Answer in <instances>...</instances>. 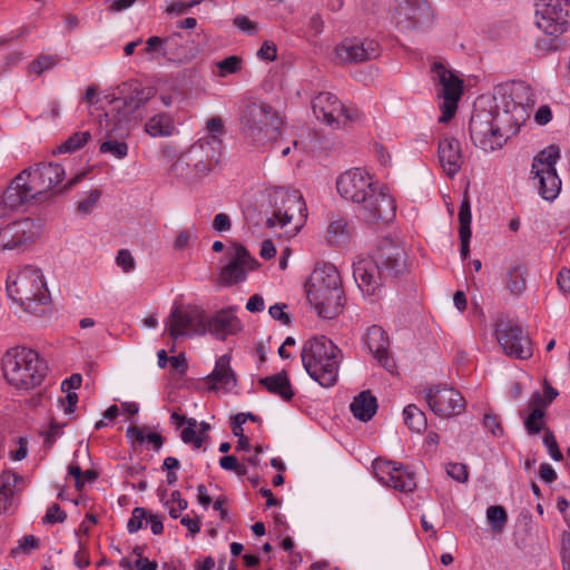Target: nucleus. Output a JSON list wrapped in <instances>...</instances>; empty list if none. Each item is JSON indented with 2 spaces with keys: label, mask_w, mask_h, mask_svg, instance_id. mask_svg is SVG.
I'll list each match as a JSON object with an SVG mask.
<instances>
[{
  "label": "nucleus",
  "mask_w": 570,
  "mask_h": 570,
  "mask_svg": "<svg viewBox=\"0 0 570 570\" xmlns=\"http://www.w3.org/2000/svg\"><path fill=\"white\" fill-rule=\"evenodd\" d=\"M301 358L306 373L323 387H332L337 382L341 350L327 337L314 336L302 348Z\"/></svg>",
  "instance_id": "obj_5"
},
{
  "label": "nucleus",
  "mask_w": 570,
  "mask_h": 570,
  "mask_svg": "<svg viewBox=\"0 0 570 570\" xmlns=\"http://www.w3.org/2000/svg\"><path fill=\"white\" fill-rule=\"evenodd\" d=\"M495 336L508 356L519 360H528L532 356V342L515 322L499 318L495 322Z\"/></svg>",
  "instance_id": "obj_13"
},
{
  "label": "nucleus",
  "mask_w": 570,
  "mask_h": 570,
  "mask_svg": "<svg viewBox=\"0 0 570 570\" xmlns=\"http://www.w3.org/2000/svg\"><path fill=\"white\" fill-rule=\"evenodd\" d=\"M471 205L468 197H464L461 202L459 209V236L461 240V257L466 259L470 254V238H471Z\"/></svg>",
  "instance_id": "obj_30"
},
{
  "label": "nucleus",
  "mask_w": 570,
  "mask_h": 570,
  "mask_svg": "<svg viewBox=\"0 0 570 570\" xmlns=\"http://www.w3.org/2000/svg\"><path fill=\"white\" fill-rule=\"evenodd\" d=\"M336 189L342 198L357 206L358 216L366 224L389 223L395 217L396 204L389 187L361 168L341 174Z\"/></svg>",
  "instance_id": "obj_1"
},
{
  "label": "nucleus",
  "mask_w": 570,
  "mask_h": 570,
  "mask_svg": "<svg viewBox=\"0 0 570 570\" xmlns=\"http://www.w3.org/2000/svg\"><path fill=\"white\" fill-rule=\"evenodd\" d=\"M193 151L202 160L198 165L204 168L200 169L208 175L220 161L222 139L203 137L193 144L186 153Z\"/></svg>",
  "instance_id": "obj_27"
},
{
  "label": "nucleus",
  "mask_w": 570,
  "mask_h": 570,
  "mask_svg": "<svg viewBox=\"0 0 570 570\" xmlns=\"http://www.w3.org/2000/svg\"><path fill=\"white\" fill-rule=\"evenodd\" d=\"M200 161L195 151L184 153L171 165L169 169L170 178L189 188L199 186L207 176L206 173L200 169L203 167L197 165V163L199 164Z\"/></svg>",
  "instance_id": "obj_21"
},
{
  "label": "nucleus",
  "mask_w": 570,
  "mask_h": 570,
  "mask_svg": "<svg viewBox=\"0 0 570 570\" xmlns=\"http://www.w3.org/2000/svg\"><path fill=\"white\" fill-rule=\"evenodd\" d=\"M258 262L240 244L234 245L229 262L220 269L218 282L224 286H230L244 282L248 271H254Z\"/></svg>",
  "instance_id": "obj_18"
},
{
  "label": "nucleus",
  "mask_w": 570,
  "mask_h": 570,
  "mask_svg": "<svg viewBox=\"0 0 570 570\" xmlns=\"http://www.w3.org/2000/svg\"><path fill=\"white\" fill-rule=\"evenodd\" d=\"M286 308V304H274L269 307V315L272 318L279 321L284 325H289L292 322V317L284 309Z\"/></svg>",
  "instance_id": "obj_59"
},
{
  "label": "nucleus",
  "mask_w": 570,
  "mask_h": 570,
  "mask_svg": "<svg viewBox=\"0 0 570 570\" xmlns=\"http://www.w3.org/2000/svg\"><path fill=\"white\" fill-rule=\"evenodd\" d=\"M559 158L560 148L553 144L533 158L531 175L539 179L538 193L546 200L556 199L561 190V179L556 169Z\"/></svg>",
  "instance_id": "obj_10"
},
{
  "label": "nucleus",
  "mask_w": 570,
  "mask_h": 570,
  "mask_svg": "<svg viewBox=\"0 0 570 570\" xmlns=\"http://www.w3.org/2000/svg\"><path fill=\"white\" fill-rule=\"evenodd\" d=\"M259 384L265 386L268 392L281 396L284 401H291L294 396L291 382L285 372L261 379Z\"/></svg>",
  "instance_id": "obj_33"
},
{
  "label": "nucleus",
  "mask_w": 570,
  "mask_h": 570,
  "mask_svg": "<svg viewBox=\"0 0 570 570\" xmlns=\"http://www.w3.org/2000/svg\"><path fill=\"white\" fill-rule=\"evenodd\" d=\"M237 380L230 367V356L224 354L216 360L214 371L207 376V384L210 390L232 391Z\"/></svg>",
  "instance_id": "obj_29"
},
{
  "label": "nucleus",
  "mask_w": 570,
  "mask_h": 570,
  "mask_svg": "<svg viewBox=\"0 0 570 570\" xmlns=\"http://www.w3.org/2000/svg\"><path fill=\"white\" fill-rule=\"evenodd\" d=\"M213 228L219 233L230 230L232 220L229 216L225 213L217 214L213 220Z\"/></svg>",
  "instance_id": "obj_61"
},
{
  "label": "nucleus",
  "mask_w": 570,
  "mask_h": 570,
  "mask_svg": "<svg viewBox=\"0 0 570 570\" xmlns=\"http://www.w3.org/2000/svg\"><path fill=\"white\" fill-rule=\"evenodd\" d=\"M147 510L141 507L135 508L127 523L128 532L136 533L137 531L142 529L144 524L147 523Z\"/></svg>",
  "instance_id": "obj_47"
},
{
  "label": "nucleus",
  "mask_w": 570,
  "mask_h": 570,
  "mask_svg": "<svg viewBox=\"0 0 570 570\" xmlns=\"http://www.w3.org/2000/svg\"><path fill=\"white\" fill-rule=\"evenodd\" d=\"M91 138L89 131H77L70 135L52 154L75 153L81 149Z\"/></svg>",
  "instance_id": "obj_40"
},
{
  "label": "nucleus",
  "mask_w": 570,
  "mask_h": 570,
  "mask_svg": "<svg viewBox=\"0 0 570 570\" xmlns=\"http://www.w3.org/2000/svg\"><path fill=\"white\" fill-rule=\"evenodd\" d=\"M86 173H79L59 188L66 171L58 163H37L20 171L4 191V203L18 208L32 200L45 202L53 195L71 189L82 180Z\"/></svg>",
  "instance_id": "obj_2"
},
{
  "label": "nucleus",
  "mask_w": 570,
  "mask_h": 570,
  "mask_svg": "<svg viewBox=\"0 0 570 570\" xmlns=\"http://www.w3.org/2000/svg\"><path fill=\"white\" fill-rule=\"evenodd\" d=\"M242 330L240 321L232 307L216 312L212 317H206V333L220 341L228 335H234Z\"/></svg>",
  "instance_id": "obj_25"
},
{
  "label": "nucleus",
  "mask_w": 570,
  "mask_h": 570,
  "mask_svg": "<svg viewBox=\"0 0 570 570\" xmlns=\"http://www.w3.org/2000/svg\"><path fill=\"white\" fill-rule=\"evenodd\" d=\"M434 13L426 0H400L394 9V20L401 30L429 28Z\"/></svg>",
  "instance_id": "obj_14"
},
{
  "label": "nucleus",
  "mask_w": 570,
  "mask_h": 570,
  "mask_svg": "<svg viewBox=\"0 0 570 570\" xmlns=\"http://www.w3.org/2000/svg\"><path fill=\"white\" fill-rule=\"evenodd\" d=\"M543 444L546 445L549 455L554 461H561L563 459V454L561 453L558 442L553 432L547 430L543 435Z\"/></svg>",
  "instance_id": "obj_52"
},
{
  "label": "nucleus",
  "mask_w": 570,
  "mask_h": 570,
  "mask_svg": "<svg viewBox=\"0 0 570 570\" xmlns=\"http://www.w3.org/2000/svg\"><path fill=\"white\" fill-rule=\"evenodd\" d=\"M282 119L274 108L264 101H249L240 115V128L245 141L252 146H265L274 140Z\"/></svg>",
  "instance_id": "obj_7"
},
{
  "label": "nucleus",
  "mask_w": 570,
  "mask_h": 570,
  "mask_svg": "<svg viewBox=\"0 0 570 570\" xmlns=\"http://www.w3.org/2000/svg\"><path fill=\"white\" fill-rule=\"evenodd\" d=\"M126 436L132 443L137 442L141 444L145 441H148L155 451H159L164 444V439L159 433L151 432L145 434L144 430L137 425H130L126 431Z\"/></svg>",
  "instance_id": "obj_38"
},
{
  "label": "nucleus",
  "mask_w": 570,
  "mask_h": 570,
  "mask_svg": "<svg viewBox=\"0 0 570 570\" xmlns=\"http://www.w3.org/2000/svg\"><path fill=\"white\" fill-rule=\"evenodd\" d=\"M363 341L377 362L389 372H393L395 364L387 353L389 336L386 332L382 327L373 325L365 333Z\"/></svg>",
  "instance_id": "obj_28"
},
{
  "label": "nucleus",
  "mask_w": 570,
  "mask_h": 570,
  "mask_svg": "<svg viewBox=\"0 0 570 570\" xmlns=\"http://www.w3.org/2000/svg\"><path fill=\"white\" fill-rule=\"evenodd\" d=\"M499 115L491 110L474 109L470 119V137L473 144L490 153L501 148L508 140V132L498 124Z\"/></svg>",
  "instance_id": "obj_9"
},
{
  "label": "nucleus",
  "mask_w": 570,
  "mask_h": 570,
  "mask_svg": "<svg viewBox=\"0 0 570 570\" xmlns=\"http://www.w3.org/2000/svg\"><path fill=\"white\" fill-rule=\"evenodd\" d=\"M66 512L60 508L59 504L55 503L47 510L45 517L42 518V522L49 524L61 523L66 520Z\"/></svg>",
  "instance_id": "obj_53"
},
{
  "label": "nucleus",
  "mask_w": 570,
  "mask_h": 570,
  "mask_svg": "<svg viewBox=\"0 0 570 570\" xmlns=\"http://www.w3.org/2000/svg\"><path fill=\"white\" fill-rule=\"evenodd\" d=\"M387 278H396L407 269V256L405 249L391 240L385 239L377 247L372 257Z\"/></svg>",
  "instance_id": "obj_19"
},
{
  "label": "nucleus",
  "mask_w": 570,
  "mask_h": 570,
  "mask_svg": "<svg viewBox=\"0 0 570 570\" xmlns=\"http://www.w3.org/2000/svg\"><path fill=\"white\" fill-rule=\"evenodd\" d=\"M195 237L194 230L190 228L180 230L174 242V248L181 250L187 247L189 240Z\"/></svg>",
  "instance_id": "obj_62"
},
{
  "label": "nucleus",
  "mask_w": 570,
  "mask_h": 570,
  "mask_svg": "<svg viewBox=\"0 0 570 570\" xmlns=\"http://www.w3.org/2000/svg\"><path fill=\"white\" fill-rule=\"evenodd\" d=\"M559 395V392L552 387L549 382L544 381V397L540 393H534L532 396V403L537 406L544 409L550 405L554 399Z\"/></svg>",
  "instance_id": "obj_48"
},
{
  "label": "nucleus",
  "mask_w": 570,
  "mask_h": 570,
  "mask_svg": "<svg viewBox=\"0 0 570 570\" xmlns=\"http://www.w3.org/2000/svg\"><path fill=\"white\" fill-rule=\"evenodd\" d=\"M348 223L344 218H337L331 222L327 227V240L330 244L341 245L348 240Z\"/></svg>",
  "instance_id": "obj_42"
},
{
  "label": "nucleus",
  "mask_w": 570,
  "mask_h": 570,
  "mask_svg": "<svg viewBox=\"0 0 570 570\" xmlns=\"http://www.w3.org/2000/svg\"><path fill=\"white\" fill-rule=\"evenodd\" d=\"M155 92L156 91H155V89L153 87L135 89L134 92H132L134 96L130 97L131 101H135L134 108L137 109L141 105H144L147 101H149L155 96Z\"/></svg>",
  "instance_id": "obj_56"
},
{
  "label": "nucleus",
  "mask_w": 570,
  "mask_h": 570,
  "mask_svg": "<svg viewBox=\"0 0 570 570\" xmlns=\"http://www.w3.org/2000/svg\"><path fill=\"white\" fill-rule=\"evenodd\" d=\"M353 276L357 287L365 296H380L387 279L372 257H358L353 263Z\"/></svg>",
  "instance_id": "obj_16"
},
{
  "label": "nucleus",
  "mask_w": 570,
  "mask_h": 570,
  "mask_svg": "<svg viewBox=\"0 0 570 570\" xmlns=\"http://www.w3.org/2000/svg\"><path fill=\"white\" fill-rule=\"evenodd\" d=\"M483 424L494 436L503 435V428L500 417L494 413H485Z\"/></svg>",
  "instance_id": "obj_54"
},
{
  "label": "nucleus",
  "mask_w": 570,
  "mask_h": 570,
  "mask_svg": "<svg viewBox=\"0 0 570 570\" xmlns=\"http://www.w3.org/2000/svg\"><path fill=\"white\" fill-rule=\"evenodd\" d=\"M257 57L263 60L273 61L276 59V47L275 45L265 41L259 50L257 51Z\"/></svg>",
  "instance_id": "obj_63"
},
{
  "label": "nucleus",
  "mask_w": 570,
  "mask_h": 570,
  "mask_svg": "<svg viewBox=\"0 0 570 570\" xmlns=\"http://www.w3.org/2000/svg\"><path fill=\"white\" fill-rule=\"evenodd\" d=\"M527 268L522 264L511 265L504 277L505 288L513 296H520L527 287Z\"/></svg>",
  "instance_id": "obj_35"
},
{
  "label": "nucleus",
  "mask_w": 570,
  "mask_h": 570,
  "mask_svg": "<svg viewBox=\"0 0 570 570\" xmlns=\"http://www.w3.org/2000/svg\"><path fill=\"white\" fill-rule=\"evenodd\" d=\"M351 412L360 421H370L377 410L376 397L370 391H363L354 397L350 405Z\"/></svg>",
  "instance_id": "obj_31"
},
{
  "label": "nucleus",
  "mask_w": 570,
  "mask_h": 570,
  "mask_svg": "<svg viewBox=\"0 0 570 570\" xmlns=\"http://www.w3.org/2000/svg\"><path fill=\"white\" fill-rule=\"evenodd\" d=\"M35 223L26 218L12 222L0 229V250L19 248L33 240Z\"/></svg>",
  "instance_id": "obj_23"
},
{
  "label": "nucleus",
  "mask_w": 570,
  "mask_h": 570,
  "mask_svg": "<svg viewBox=\"0 0 570 570\" xmlns=\"http://www.w3.org/2000/svg\"><path fill=\"white\" fill-rule=\"evenodd\" d=\"M438 159L445 175L453 178L463 164L460 141L450 136L441 137L438 145Z\"/></svg>",
  "instance_id": "obj_24"
},
{
  "label": "nucleus",
  "mask_w": 570,
  "mask_h": 570,
  "mask_svg": "<svg viewBox=\"0 0 570 570\" xmlns=\"http://www.w3.org/2000/svg\"><path fill=\"white\" fill-rule=\"evenodd\" d=\"M217 68V76L225 78L229 75H235L242 70L243 59L239 56H228L223 60L215 62Z\"/></svg>",
  "instance_id": "obj_43"
},
{
  "label": "nucleus",
  "mask_w": 570,
  "mask_h": 570,
  "mask_svg": "<svg viewBox=\"0 0 570 570\" xmlns=\"http://www.w3.org/2000/svg\"><path fill=\"white\" fill-rule=\"evenodd\" d=\"M312 109L316 118L324 124L335 128L342 126L343 104L334 94L328 91L318 92L312 99Z\"/></svg>",
  "instance_id": "obj_22"
},
{
  "label": "nucleus",
  "mask_w": 570,
  "mask_h": 570,
  "mask_svg": "<svg viewBox=\"0 0 570 570\" xmlns=\"http://www.w3.org/2000/svg\"><path fill=\"white\" fill-rule=\"evenodd\" d=\"M197 421L195 419H187L186 426L181 430L180 438L185 444H194L199 449L203 444L202 436L196 435Z\"/></svg>",
  "instance_id": "obj_46"
},
{
  "label": "nucleus",
  "mask_w": 570,
  "mask_h": 570,
  "mask_svg": "<svg viewBox=\"0 0 570 570\" xmlns=\"http://www.w3.org/2000/svg\"><path fill=\"white\" fill-rule=\"evenodd\" d=\"M432 79L440 86L439 96L444 100L459 101L463 91V81L441 62L431 67Z\"/></svg>",
  "instance_id": "obj_26"
},
{
  "label": "nucleus",
  "mask_w": 570,
  "mask_h": 570,
  "mask_svg": "<svg viewBox=\"0 0 570 570\" xmlns=\"http://www.w3.org/2000/svg\"><path fill=\"white\" fill-rule=\"evenodd\" d=\"M233 24L242 32L254 36L257 32L256 22L249 20L246 16L238 14L233 19Z\"/></svg>",
  "instance_id": "obj_55"
},
{
  "label": "nucleus",
  "mask_w": 570,
  "mask_h": 570,
  "mask_svg": "<svg viewBox=\"0 0 570 570\" xmlns=\"http://www.w3.org/2000/svg\"><path fill=\"white\" fill-rule=\"evenodd\" d=\"M57 63V58L55 56L42 55L32 60L29 65V71L41 75L46 70L51 69Z\"/></svg>",
  "instance_id": "obj_49"
},
{
  "label": "nucleus",
  "mask_w": 570,
  "mask_h": 570,
  "mask_svg": "<svg viewBox=\"0 0 570 570\" xmlns=\"http://www.w3.org/2000/svg\"><path fill=\"white\" fill-rule=\"evenodd\" d=\"M19 479L20 476L11 471L0 474V514L11 509Z\"/></svg>",
  "instance_id": "obj_32"
},
{
  "label": "nucleus",
  "mask_w": 570,
  "mask_h": 570,
  "mask_svg": "<svg viewBox=\"0 0 570 570\" xmlns=\"http://www.w3.org/2000/svg\"><path fill=\"white\" fill-rule=\"evenodd\" d=\"M166 332L175 342L183 336L206 334V314L197 306L174 305L165 321Z\"/></svg>",
  "instance_id": "obj_11"
},
{
  "label": "nucleus",
  "mask_w": 570,
  "mask_h": 570,
  "mask_svg": "<svg viewBox=\"0 0 570 570\" xmlns=\"http://www.w3.org/2000/svg\"><path fill=\"white\" fill-rule=\"evenodd\" d=\"M39 548V540L32 535L28 534L22 537V539L19 540L18 547L13 548L11 550V554L17 556L19 553L22 554H29L32 550Z\"/></svg>",
  "instance_id": "obj_51"
},
{
  "label": "nucleus",
  "mask_w": 570,
  "mask_h": 570,
  "mask_svg": "<svg viewBox=\"0 0 570 570\" xmlns=\"http://www.w3.org/2000/svg\"><path fill=\"white\" fill-rule=\"evenodd\" d=\"M117 265L128 273L135 268V258L128 249H120L116 256Z\"/></svg>",
  "instance_id": "obj_57"
},
{
  "label": "nucleus",
  "mask_w": 570,
  "mask_h": 570,
  "mask_svg": "<svg viewBox=\"0 0 570 570\" xmlns=\"http://www.w3.org/2000/svg\"><path fill=\"white\" fill-rule=\"evenodd\" d=\"M535 24L546 35L558 37L570 26L569 0H537Z\"/></svg>",
  "instance_id": "obj_12"
},
{
  "label": "nucleus",
  "mask_w": 570,
  "mask_h": 570,
  "mask_svg": "<svg viewBox=\"0 0 570 570\" xmlns=\"http://www.w3.org/2000/svg\"><path fill=\"white\" fill-rule=\"evenodd\" d=\"M7 294L26 312L39 315L50 302L43 274L40 268L26 265L11 271L7 277Z\"/></svg>",
  "instance_id": "obj_4"
},
{
  "label": "nucleus",
  "mask_w": 570,
  "mask_h": 570,
  "mask_svg": "<svg viewBox=\"0 0 570 570\" xmlns=\"http://www.w3.org/2000/svg\"><path fill=\"white\" fill-rule=\"evenodd\" d=\"M175 130L173 118L165 112L150 117L145 124V131L151 137H169Z\"/></svg>",
  "instance_id": "obj_34"
},
{
  "label": "nucleus",
  "mask_w": 570,
  "mask_h": 570,
  "mask_svg": "<svg viewBox=\"0 0 570 570\" xmlns=\"http://www.w3.org/2000/svg\"><path fill=\"white\" fill-rule=\"evenodd\" d=\"M446 472L458 482H465L468 480V470L462 463H449Z\"/></svg>",
  "instance_id": "obj_58"
},
{
  "label": "nucleus",
  "mask_w": 570,
  "mask_h": 570,
  "mask_svg": "<svg viewBox=\"0 0 570 570\" xmlns=\"http://www.w3.org/2000/svg\"><path fill=\"white\" fill-rule=\"evenodd\" d=\"M404 423L413 432H422L426 428L425 414L415 405L409 404L403 410Z\"/></svg>",
  "instance_id": "obj_41"
},
{
  "label": "nucleus",
  "mask_w": 570,
  "mask_h": 570,
  "mask_svg": "<svg viewBox=\"0 0 570 570\" xmlns=\"http://www.w3.org/2000/svg\"><path fill=\"white\" fill-rule=\"evenodd\" d=\"M557 283H558L559 288L563 293L570 292V269L569 268L564 267L559 272Z\"/></svg>",
  "instance_id": "obj_64"
},
{
  "label": "nucleus",
  "mask_w": 570,
  "mask_h": 570,
  "mask_svg": "<svg viewBox=\"0 0 570 570\" xmlns=\"http://www.w3.org/2000/svg\"><path fill=\"white\" fill-rule=\"evenodd\" d=\"M543 416L544 410L535 405L532 412L524 420V426L529 434H538L542 430L544 425Z\"/></svg>",
  "instance_id": "obj_45"
},
{
  "label": "nucleus",
  "mask_w": 570,
  "mask_h": 570,
  "mask_svg": "<svg viewBox=\"0 0 570 570\" xmlns=\"http://www.w3.org/2000/svg\"><path fill=\"white\" fill-rule=\"evenodd\" d=\"M308 302L326 320L340 315L344 307V291L337 268L330 263L317 265L305 284Z\"/></svg>",
  "instance_id": "obj_3"
},
{
  "label": "nucleus",
  "mask_w": 570,
  "mask_h": 570,
  "mask_svg": "<svg viewBox=\"0 0 570 570\" xmlns=\"http://www.w3.org/2000/svg\"><path fill=\"white\" fill-rule=\"evenodd\" d=\"M128 145L124 140L117 139L112 131L106 135V139L101 142L99 151L101 154H109L116 159H124L128 155Z\"/></svg>",
  "instance_id": "obj_39"
},
{
  "label": "nucleus",
  "mask_w": 570,
  "mask_h": 570,
  "mask_svg": "<svg viewBox=\"0 0 570 570\" xmlns=\"http://www.w3.org/2000/svg\"><path fill=\"white\" fill-rule=\"evenodd\" d=\"M335 51L341 61L358 63L380 57L381 46L374 39L355 37L343 40Z\"/></svg>",
  "instance_id": "obj_20"
},
{
  "label": "nucleus",
  "mask_w": 570,
  "mask_h": 570,
  "mask_svg": "<svg viewBox=\"0 0 570 570\" xmlns=\"http://www.w3.org/2000/svg\"><path fill=\"white\" fill-rule=\"evenodd\" d=\"M2 368L7 382L24 391L39 386L48 371L39 353L24 346L8 350L2 357Z\"/></svg>",
  "instance_id": "obj_6"
},
{
  "label": "nucleus",
  "mask_w": 570,
  "mask_h": 570,
  "mask_svg": "<svg viewBox=\"0 0 570 570\" xmlns=\"http://www.w3.org/2000/svg\"><path fill=\"white\" fill-rule=\"evenodd\" d=\"M208 130V135L205 137H214L216 139H220V136L224 135V124L220 117H212L206 125Z\"/></svg>",
  "instance_id": "obj_60"
},
{
  "label": "nucleus",
  "mask_w": 570,
  "mask_h": 570,
  "mask_svg": "<svg viewBox=\"0 0 570 570\" xmlns=\"http://www.w3.org/2000/svg\"><path fill=\"white\" fill-rule=\"evenodd\" d=\"M432 412L440 417L460 415L465 411L466 402L461 393L448 386H434L424 396Z\"/></svg>",
  "instance_id": "obj_15"
},
{
  "label": "nucleus",
  "mask_w": 570,
  "mask_h": 570,
  "mask_svg": "<svg viewBox=\"0 0 570 570\" xmlns=\"http://www.w3.org/2000/svg\"><path fill=\"white\" fill-rule=\"evenodd\" d=\"M487 519L494 532H501L508 521V513L502 505H491L487 510Z\"/></svg>",
  "instance_id": "obj_44"
},
{
  "label": "nucleus",
  "mask_w": 570,
  "mask_h": 570,
  "mask_svg": "<svg viewBox=\"0 0 570 570\" xmlns=\"http://www.w3.org/2000/svg\"><path fill=\"white\" fill-rule=\"evenodd\" d=\"M373 469L375 476L384 485L402 492H411L416 487L414 473L402 464L386 460H375Z\"/></svg>",
  "instance_id": "obj_17"
},
{
  "label": "nucleus",
  "mask_w": 570,
  "mask_h": 570,
  "mask_svg": "<svg viewBox=\"0 0 570 570\" xmlns=\"http://www.w3.org/2000/svg\"><path fill=\"white\" fill-rule=\"evenodd\" d=\"M274 212L267 218L268 227H286L295 220L293 232H297L307 217V207L302 194L298 190L277 188L273 193Z\"/></svg>",
  "instance_id": "obj_8"
},
{
  "label": "nucleus",
  "mask_w": 570,
  "mask_h": 570,
  "mask_svg": "<svg viewBox=\"0 0 570 570\" xmlns=\"http://www.w3.org/2000/svg\"><path fill=\"white\" fill-rule=\"evenodd\" d=\"M101 197V190L100 189H94L89 193V195L80 200L77 205V210L82 214V215H89L96 204L98 203V200L100 199Z\"/></svg>",
  "instance_id": "obj_50"
},
{
  "label": "nucleus",
  "mask_w": 570,
  "mask_h": 570,
  "mask_svg": "<svg viewBox=\"0 0 570 570\" xmlns=\"http://www.w3.org/2000/svg\"><path fill=\"white\" fill-rule=\"evenodd\" d=\"M163 57L174 62L187 60L188 56L186 47L184 46V36L180 32H174L165 38Z\"/></svg>",
  "instance_id": "obj_36"
},
{
  "label": "nucleus",
  "mask_w": 570,
  "mask_h": 570,
  "mask_svg": "<svg viewBox=\"0 0 570 570\" xmlns=\"http://www.w3.org/2000/svg\"><path fill=\"white\" fill-rule=\"evenodd\" d=\"M509 97L513 102V109L521 108L534 104L533 95L524 82H517L509 87Z\"/></svg>",
  "instance_id": "obj_37"
}]
</instances>
